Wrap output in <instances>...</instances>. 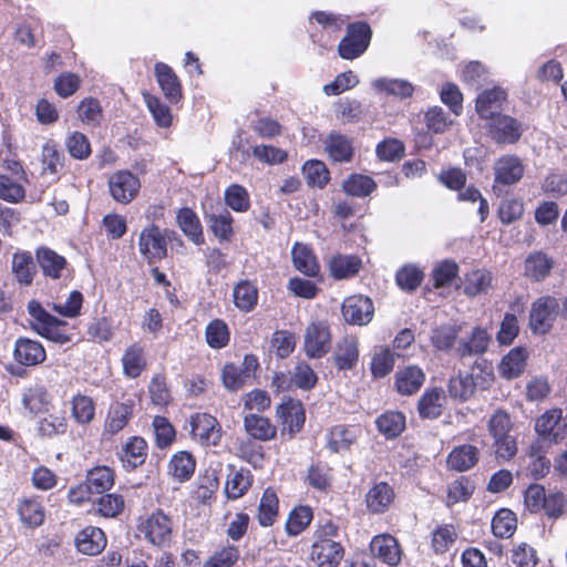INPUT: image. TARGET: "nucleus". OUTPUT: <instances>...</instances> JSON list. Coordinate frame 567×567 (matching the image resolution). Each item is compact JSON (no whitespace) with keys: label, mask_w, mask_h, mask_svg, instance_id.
<instances>
[{"label":"nucleus","mask_w":567,"mask_h":567,"mask_svg":"<svg viewBox=\"0 0 567 567\" xmlns=\"http://www.w3.org/2000/svg\"><path fill=\"white\" fill-rule=\"evenodd\" d=\"M171 235H175V233L168 230L163 233L161 228L154 224H150L142 229L138 237V250L150 265L166 257V238L171 239Z\"/></svg>","instance_id":"obj_2"},{"label":"nucleus","mask_w":567,"mask_h":567,"mask_svg":"<svg viewBox=\"0 0 567 567\" xmlns=\"http://www.w3.org/2000/svg\"><path fill=\"white\" fill-rule=\"evenodd\" d=\"M343 547L339 542L323 545L312 544L310 558L317 567H337L343 557Z\"/></svg>","instance_id":"obj_22"},{"label":"nucleus","mask_w":567,"mask_h":567,"mask_svg":"<svg viewBox=\"0 0 567 567\" xmlns=\"http://www.w3.org/2000/svg\"><path fill=\"white\" fill-rule=\"evenodd\" d=\"M65 147L71 157L83 161L91 155V144L87 137L81 132H72L65 138Z\"/></svg>","instance_id":"obj_57"},{"label":"nucleus","mask_w":567,"mask_h":567,"mask_svg":"<svg viewBox=\"0 0 567 567\" xmlns=\"http://www.w3.org/2000/svg\"><path fill=\"white\" fill-rule=\"evenodd\" d=\"M133 415V402H115L111 404L104 423V432L114 435L122 431Z\"/></svg>","instance_id":"obj_23"},{"label":"nucleus","mask_w":567,"mask_h":567,"mask_svg":"<svg viewBox=\"0 0 567 567\" xmlns=\"http://www.w3.org/2000/svg\"><path fill=\"white\" fill-rule=\"evenodd\" d=\"M535 431L542 445L560 443L567 436V420L563 416L561 409H553L540 415L535 423Z\"/></svg>","instance_id":"obj_3"},{"label":"nucleus","mask_w":567,"mask_h":567,"mask_svg":"<svg viewBox=\"0 0 567 567\" xmlns=\"http://www.w3.org/2000/svg\"><path fill=\"white\" fill-rule=\"evenodd\" d=\"M251 485V475L249 471H237L233 473L226 484L228 498L236 499L243 496Z\"/></svg>","instance_id":"obj_62"},{"label":"nucleus","mask_w":567,"mask_h":567,"mask_svg":"<svg viewBox=\"0 0 567 567\" xmlns=\"http://www.w3.org/2000/svg\"><path fill=\"white\" fill-rule=\"evenodd\" d=\"M28 312L33 319L31 328L38 334L59 344L71 341L68 322L49 313L39 301H29Z\"/></svg>","instance_id":"obj_1"},{"label":"nucleus","mask_w":567,"mask_h":567,"mask_svg":"<svg viewBox=\"0 0 567 567\" xmlns=\"http://www.w3.org/2000/svg\"><path fill=\"white\" fill-rule=\"evenodd\" d=\"M331 276L336 279H343L357 275L361 268V260L353 255H338L329 262Z\"/></svg>","instance_id":"obj_46"},{"label":"nucleus","mask_w":567,"mask_h":567,"mask_svg":"<svg viewBox=\"0 0 567 567\" xmlns=\"http://www.w3.org/2000/svg\"><path fill=\"white\" fill-rule=\"evenodd\" d=\"M393 499L394 491L384 482L374 484L365 495L367 507L377 514L385 512Z\"/></svg>","instance_id":"obj_29"},{"label":"nucleus","mask_w":567,"mask_h":567,"mask_svg":"<svg viewBox=\"0 0 567 567\" xmlns=\"http://www.w3.org/2000/svg\"><path fill=\"white\" fill-rule=\"evenodd\" d=\"M445 393L441 388L426 390L419 400L417 411L422 419H437L443 411Z\"/></svg>","instance_id":"obj_25"},{"label":"nucleus","mask_w":567,"mask_h":567,"mask_svg":"<svg viewBox=\"0 0 567 567\" xmlns=\"http://www.w3.org/2000/svg\"><path fill=\"white\" fill-rule=\"evenodd\" d=\"M35 258L44 277L60 279L68 268L66 259L51 248L39 247L35 250Z\"/></svg>","instance_id":"obj_18"},{"label":"nucleus","mask_w":567,"mask_h":567,"mask_svg":"<svg viewBox=\"0 0 567 567\" xmlns=\"http://www.w3.org/2000/svg\"><path fill=\"white\" fill-rule=\"evenodd\" d=\"M558 307L554 297L545 296L535 300L529 312V327L533 332H548L557 317Z\"/></svg>","instance_id":"obj_8"},{"label":"nucleus","mask_w":567,"mask_h":567,"mask_svg":"<svg viewBox=\"0 0 567 567\" xmlns=\"http://www.w3.org/2000/svg\"><path fill=\"white\" fill-rule=\"evenodd\" d=\"M375 423L379 432L386 439H394L405 429V416L398 411H388L381 414Z\"/></svg>","instance_id":"obj_47"},{"label":"nucleus","mask_w":567,"mask_h":567,"mask_svg":"<svg viewBox=\"0 0 567 567\" xmlns=\"http://www.w3.org/2000/svg\"><path fill=\"white\" fill-rule=\"evenodd\" d=\"M331 348V332L327 322L313 321L305 330L303 349L307 357L320 359Z\"/></svg>","instance_id":"obj_6"},{"label":"nucleus","mask_w":567,"mask_h":567,"mask_svg":"<svg viewBox=\"0 0 567 567\" xmlns=\"http://www.w3.org/2000/svg\"><path fill=\"white\" fill-rule=\"evenodd\" d=\"M244 426L247 434L255 440L269 441L276 436V427L267 417L259 414L246 415Z\"/></svg>","instance_id":"obj_32"},{"label":"nucleus","mask_w":567,"mask_h":567,"mask_svg":"<svg viewBox=\"0 0 567 567\" xmlns=\"http://www.w3.org/2000/svg\"><path fill=\"white\" fill-rule=\"evenodd\" d=\"M147 443L140 436H133L123 447V462L127 466L135 468L142 465L146 460Z\"/></svg>","instance_id":"obj_49"},{"label":"nucleus","mask_w":567,"mask_h":567,"mask_svg":"<svg viewBox=\"0 0 567 567\" xmlns=\"http://www.w3.org/2000/svg\"><path fill=\"white\" fill-rule=\"evenodd\" d=\"M206 221L213 234L219 240L228 241L233 231V216L226 208H220L216 212L206 215Z\"/></svg>","instance_id":"obj_35"},{"label":"nucleus","mask_w":567,"mask_h":567,"mask_svg":"<svg viewBox=\"0 0 567 567\" xmlns=\"http://www.w3.org/2000/svg\"><path fill=\"white\" fill-rule=\"evenodd\" d=\"M302 173L307 183L323 188L329 182V171L321 161L311 159L303 164Z\"/></svg>","instance_id":"obj_58"},{"label":"nucleus","mask_w":567,"mask_h":567,"mask_svg":"<svg viewBox=\"0 0 567 567\" xmlns=\"http://www.w3.org/2000/svg\"><path fill=\"white\" fill-rule=\"evenodd\" d=\"M85 483L93 494H103L114 485V472L109 466H96L87 471Z\"/></svg>","instance_id":"obj_37"},{"label":"nucleus","mask_w":567,"mask_h":567,"mask_svg":"<svg viewBox=\"0 0 567 567\" xmlns=\"http://www.w3.org/2000/svg\"><path fill=\"white\" fill-rule=\"evenodd\" d=\"M205 337L210 348H224L229 341L228 327L223 320L215 319L206 327Z\"/></svg>","instance_id":"obj_59"},{"label":"nucleus","mask_w":567,"mask_h":567,"mask_svg":"<svg viewBox=\"0 0 567 567\" xmlns=\"http://www.w3.org/2000/svg\"><path fill=\"white\" fill-rule=\"evenodd\" d=\"M123 372L126 377L135 379L146 368L144 349L138 343L131 344L122 357Z\"/></svg>","instance_id":"obj_34"},{"label":"nucleus","mask_w":567,"mask_h":567,"mask_svg":"<svg viewBox=\"0 0 567 567\" xmlns=\"http://www.w3.org/2000/svg\"><path fill=\"white\" fill-rule=\"evenodd\" d=\"M293 267L308 277H315L319 274L318 260L310 247L305 244L296 243L291 250Z\"/></svg>","instance_id":"obj_27"},{"label":"nucleus","mask_w":567,"mask_h":567,"mask_svg":"<svg viewBox=\"0 0 567 567\" xmlns=\"http://www.w3.org/2000/svg\"><path fill=\"white\" fill-rule=\"evenodd\" d=\"M372 554L390 566L401 561V550L396 539L391 535L375 536L370 544Z\"/></svg>","instance_id":"obj_21"},{"label":"nucleus","mask_w":567,"mask_h":567,"mask_svg":"<svg viewBox=\"0 0 567 567\" xmlns=\"http://www.w3.org/2000/svg\"><path fill=\"white\" fill-rule=\"evenodd\" d=\"M155 75L166 99L172 103L178 102L182 96V89L178 78L172 68L163 62H158L155 64Z\"/></svg>","instance_id":"obj_24"},{"label":"nucleus","mask_w":567,"mask_h":567,"mask_svg":"<svg viewBox=\"0 0 567 567\" xmlns=\"http://www.w3.org/2000/svg\"><path fill=\"white\" fill-rule=\"evenodd\" d=\"M526 350L517 347L512 349L501 361L499 372L502 377L511 380L519 377L525 368Z\"/></svg>","instance_id":"obj_40"},{"label":"nucleus","mask_w":567,"mask_h":567,"mask_svg":"<svg viewBox=\"0 0 567 567\" xmlns=\"http://www.w3.org/2000/svg\"><path fill=\"white\" fill-rule=\"evenodd\" d=\"M234 302L243 311H250L258 299L257 288L249 281H241L234 288Z\"/></svg>","instance_id":"obj_54"},{"label":"nucleus","mask_w":567,"mask_h":567,"mask_svg":"<svg viewBox=\"0 0 567 567\" xmlns=\"http://www.w3.org/2000/svg\"><path fill=\"white\" fill-rule=\"evenodd\" d=\"M141 188L140 179L128 171H118L109 178L110 194L121 204L132 202Z\"/></svg>","instance_id":"obj_10"},{"label":"nucleus","mask_w":567,"mask_h":567,"mask_svg":"<svg viewBox=\"0 0 567 567\" xmlns=\"http://www.w3.org/2000/svg\"><path fill=\"white\" fill-rule=\"evenodd\" d=\"M190 435L204 446H215L221 439L217 419L207 413H196L189 419Z\"/></svg>","instance_id":"obj_7"},{"label":"nucleus","mask_w":567,"mask_h":567,"mask_svg":"<svg viewBox=\"0 0 567 567\" xmlns=\"http://www.w3.org/2000/svg\"><path fill=\"white\" fill-rule=\"evenodd\" d=\"M138 532L152 545L163 548L172 540V520L162 511H156L138 526Z\"/></svg>","instance_id":"obj_5"},{"label":"nucleus","mask_w":567,"mask_h":567,"mask_svg":"<svg viewBox=\"0 0 567 567\" xmlns=\"http://www.w3.org/2000/svg\"><path fill=\"white\" fill-rule=\"evenodd\" d=\"M423 272L415 266L406 265L398 270L395 280L404 291L415 290L422 282Z\"/></svg>","instance_id":"obj_63"},{"label":"nucleus","mask_w":567,"mask_h":567,"mask_svg":"<svg viewBox=\"0 0 567 567\" xmlns=\"http://www.w3.org/2000/svg\"><path fill=\"white\" fill-rule=\"evenodd\" d=\"M361 434L357 425H336L327 434V447L333 453H343L350 450Z\"/></svg>","instance_id":"obj_16"},{"label":"nucleus","mask_w":567,"mask_h":567,"mask_svg":"<svg viewBox=\"0 0 567 567\" xmlns=\"http://www.w3.org/2000/svg\"><path fill=\"white\" fill-rule=\"evenodd\" d=\"M517 528L516 514L508 508L497 511L492 519V532L498 538H509Z\"/></svg>","instance_id":"obj_48"},{"label":"nucleus","mask_w":567,"mask_h":567,"mask_svg":"<svg viewBox=\"0 0 567 567\" xmlns=\"http://www.w3.org/2000/svg\"><path fill=\"white\" fill-rule=\"evenodd\" d=\"M493 276L486 269H475L466 274L464 293L468 297L485 295L492 287Z\"/></svg>","instance_id":"obj_38"},{"label":"nucleus","mask_w":567,"mask_h":567,"mask_svg":"<svg viewBox=\"0 0 567 567\" xmlns=\"http://www.w3.org/2000/svg\"><path fill=\"white\" fill-rule=\"evenodd\" d=\"M177 223L183 233L196 245L204 243L203 228L197 215L188 207L177 214Z\"/></svg>","instance_id":"obj_41"},{"label":"nucleus","mask_w":567,"mask_h":567,"mask_svg":"<svg viewBox=\"0 0 567 567\" xmlns=\"http://www.w3.org/2000/svg\"><path fill=\"white\" fill-rule=\"evenodd\" d=\"M358 359L359 350L354 338L344 337L338 341L332 360L339 370H351L357 364Z\"/></svg>","instance_id":"obj_26"},{"label":"nucleus","mask_w":567,"mask_h":567,"mask_svg":"<svg viewBox=\"0 0 567 567\" xmlns=\"http://www.w3.org/2000/svg\"><path fill=\"white\" fill-rule=\"evenodd\" d=\"M494 192H501V186L518 183L524 175V165L515 155H504L494 164Z\"/></svg>","instance_id":"obj_11"},{"label":"nucleus","mask_w":567,"mask_h":567,"mask_svg":"<svg viewBox=\"0 0 567 567\" xmlns=\"http://www.w3.org/2000/svg\"><path fill=\"white\" fill-rule=\"evenodd\" d=\"M312 512L308 506L296 507L288 516L286 532L289 536H297L305 530L312 520Z\"/></svg>","instance_id":"obj_56"},{"label":"nucleus","mask_w":567,"mask_h":567,"mask_svg":"<svg viewBox=\"0 0 567 567\" xmlns=\"http://www.w3.org/2000/svg\"><path fill=\"white\" fill-rule=\"evenodd\" d=\"M307 484L320 492H327L332 482V470L324 462H316L309 465L306 475Z\"/></svg>","instance_id":"obj_45"},{"label":"nucleus","mask_w":567,"mask_h":567,"mask_svg":"<svg viewBox=\"0 0 567 567\" xmlns=\"http://www.w3.org/2000/svg\"><path fill=\"white\" fill-rule=\"evenodd\" d=\"M11 271L21 286H31L37 275V266L30 251H17L12 256Z\"/></svg>","instance_id":"obj_20"},{"label":"nucleus","mask_w":567,"mask_h":567,"mask_svg":"<svg viewBox=\"0 0 567 567\" xmlns=\"http://www.w3.org/2000/svg\"><path fill=\"white\" fill-rule=\"evenodd\" d=\"M277 415L282 423V434L288 432L292 437L305 423V411L300 402L289 400L277 408Z\"/></svg>","instance_id":"obj_17"},{"label":"nucleus","mask_w":567,"mask_h":567,"mask_svg":"<svg viewBox=\"0 0 567 567\" xmlns=\"http://www.w3.org/2000/svg\"><path fill=\"white\" fill-rule=\"evenodd\" d=\"M341 310L344 320L354 326L368 324L374 313L372 300L362 295L346 298Z\"/></svg>","instance_id":"obj_12"},{"label":"nucleus","mask_w":567,"mask_h":567,"mask_svg":"<svg viewBox=\"0 0 567 567\" xmlns=\"http://www.w3.org/2000/svg\"><path fill=\"white\" fill-rule=\"evenodd\" d=\"M324 150L334 162H349L353 156L351 140L339 133H331L324 141Z\"/></svg>","instance_id":"obj_31"},{"label":"nucleus","mask_w":567,"mask_h":567,"mask_svg":"<svg viewBox=\"0 0 567 567\" xmlns=\"http://www.w3.org/2000/svg\"><path fill=\"white\" fill-rule=\"evenodd\" d=\"M64 155L53 140L47 141L41 148L42 174L56 176L63 167Z\"/></svg>","instance_id":"obj_39"},{"label":"nucleus","mask_w":567,"mask_h":567,"mask_svg":"<svg viewBox=\"0 0 567 567\" xmlns=\"http://www.w3.org/2000/svg\"><path fill=\"white\" fill-rule=\"evenodd\" d=\"M488 136L497 144H514L523 133L520 123L505 114L493 117L486 124Z\"/></svg>","instance_id":"obj_9"},{"label":"nucleus","mask_w":567,"mask_h":567,"mask_svg":"<svg viewBox=\"0 0 567 567\" xmlns=\"http://www.w3.org/2000/svg\"><path fill=\"white\" fill-rule=\"evenodd\" d=\"M477 382L473 373L462 374L450 379L447 391L452 399L464 402L475 393Z\"/></svg>","instance_id":"obj_44"},{"label":"nucleus","mask_w":567,"mask_h":567,"mask_svg":"<svg viewBox=\"0 0 567 567\" xmlns=\"http://www.w3.org/2000/svg\"><path fill=\"white\" fill-rule=\"evenodd\" d=\"M478 449L471 444L454 447L447 456V466L457 472H465L478 462Z\"/></svg>","instance_id":"obj_28"},{"label":"nucleus","mask_w":567,"mask_h":567,"mask_svg":"<svg viewBox=\"0 0 567 567\" xmlns=\"http://www.w3.org/2000/svg\"><path fill=\"white\" fill-rule=\"evenodd\" d=\"M554 267V260L543 251H535L527 256L524 265V275L534 281L544 280Z\"/></svg>","instance_id":"obj_30"},{"label":"nucleus","mask_w":567,"mask_h":567,"mask_svg":"<svg viewBox=\"0 0 567 567\" xmlns=\"http://www.w3.org/2000/svg\"><path fill=\"white\" fill-rule=\"evenodd\" d=\"M461 327L456 324H442L432 330L431 343L437 351L449 352L455 350Z\"/></svg>","instance_id":"obj_36"},{"label":"nucleus","mask_w":567,"mask_h":567,"mask_svg":"<svg viewBox=\"0 0 567 567\" xmlns=\"http://www.w3.org/2000/svg\"><path fill=\"white\" fill-rule=\"evenodd\" d=\"M75 545L80 553L94 556L105 548L106 537L101 528L87 526L78 533Z\"/></svg>","instance_id":"obj_19"},{"label":"nucleus","mask_w":567,"mask_h":567,"mask_svg":"<svg viewBox=\"0 0 567 567\" xmlns=\"http://www.w3.org/2000/svg\"><path fill=\"white\" fill-rule=\"evenodd\" d=\"M21 402L24 409L35 414L48 410L50 399L48 391L37 385L23 391Z\"/></svg>","instance_id":"obj_50"},{"label":"nucleus","mask_w":567,"mask_h":567,"mask_svg":"<svg viewBox=\"0 0 567 567\" xmlns=\"http://www.w3.org/2000/svg\"><path fill=\"white\" fill-rule=\"evenodd\" d=\"M19 515L21 520L30 527L40 526L44 519V509L37 499L27 498L19 504Z\"/></svg>","instance_id":"obj_55"},{"label":"nucleus","mask_w":567,"mask_h":567,"mask_svg":"<svg viewBox=\"0 0 567 567\" xmlns=\"http://www.w3.org/2000/svg\"><path fill=\"white\" fill-rule=\"evenodd\" d=\"M13 358L23 367H35L45 360L47 353L39 341L20 337L14 342Z\"/></svg>","instance_id":"obj_14"},{"label":"nucleus","mask_w":567,"mask_h":567,"mask_svg":"<svg viewBox=\"0 0 567 567\" xmlns=\"http://www.w3.org/2000/svg\"><path fill=\"white\" fill-rule=\"evenodd\" d=\"M370 40L371 29L368 23H352L348 27L347 35L339 43V54L347 60L355 59L368 49Z\"/></svg>","instance_id":"obj_4"},{"label":"nucleus","mask_w":567,"mask_h":567,"mask_svg":"<svg viewBox=\"0 0 567 567\" xmlns=\"http://www.w3.org/2000/svg\"><path fill=\"white\" fill-rule=\"evenodd\" d=\"M239 558V549L236 546H226L212 555L203 567H233Z\"/></svg>","instance_id":"obj_64"},{"label":"nucleus","mask_w":567,"mask_h":567,"mask_svg":"<svg viewBox=\"0 0 567 567\" xmlns=\"http://www.w3.org/2000/svg\"><path fill=\"white\" fill-rule=\"evenodd\" d=\"M278 515V497L276 493L267 488L260 499L258 507V522L261 526H271Z\"/></svg>","instance_id":"obj_51"},{"label":"nucleus","mask_w":567,"mask_h":567,"mask_svg":"<svg viewBox=\"0 0 567 567\" xmlns=\"http://www.w3.org/2000/svg\"><path fill=\"white\" fill-rule=\"evenodd\" d=\"M507 93L502 87L495 86L485 90L476 97L475 110L478 116L487 122L501 115L506 103Z\"/></svg>","instance_id":"obj_13"},{"label":"nucleus","mask_w":567,"mask_h":567,"mask_svg":"<svg viewBox=\"0 0 567 567\" xmlns=\"http://www.w3.org/2000/svg\"><path fill=\"white\" fill-rule=\"evenodd\" d=\"M342 188L348 195L365 197L377 188V184L370 176L354 174L343 182Z\"/></svg>","instance_id":"obj_52"},{"label":"nucleus","mask_w":567,"mask_h":567,"mask_svg":"<svg viewBox=\"0 0 567 567\" xmlns=\"http://www.w3.org/2000/svg\"><path fill=\"white\" fill-rule=\"evenodd\" d=\"M195 458L188 452L175 453L168 464V473L178 482H185L190 478L195 471Z\"/></svg>","instance_id":"obj_43"},{"label":"nucleus","mask_w":567,"mask_h":567,"mask_svg":"<svg viewBox=\"0 0 567 567\" xmlns=\"http://www.w3.org/2000/svg\"><path fill=\"white\" fill-rule=\"evenodd\" d=\"M95 404L93 400L83 394H76L72 399V415L81 424L90 423L94 419Z\"/></svg>","instance_id":"obj_60"},{"label":"nucleus","mask_w":567,"mask_h":567,"mask_svg":"<svg viewBox=\"0 0 567 567\" xmlns=\"http://www.w3.org/2000/svg\"><path fill=\"white\" fill-rule=\"evenodd\" d=\"M491 337L484 328L475 327L471 333L458 340L455 353L460 358L482 355L486 352Z\"/></svg>","instance_id":"obj_15"},{"label":"nucleus","mask_w":567,"mask_h":567,"mask_svg":"<svg viewBox=\"0 0 567 567\" xmlns=\"http://www.w3.org/2000/svg\"><path fill=\"white\" fill-rule=\"evenodd\" d=\"M94 509L103 517H116L124 509V498L115 493L104 494L94 502Z\"/></svg>","instance_id":"obj_53"},{"label":"nucleus","mask_w":567,"mask_h":567,"mask_svg":"<svg viewBox=\"0 0 567 567\" xmlns=\"http://www.w3.org/2000/svg\"><path fill=\"white\" fill-rule=\"evenodd\" d=\"M372 86L378 93H385L400 99L410 97L414 92L412 83L402 79L380 78L372 82Z\"/></svg>","instance_id":"obj_42"},{"label":"nucleus","mask_w":567,"mask_h":567,"mask_svg":"<svg viewBox=\"0 0 567 567\" xmlns=\"http://www.w3.org/2000/svg\"><path fill=\"white\" fill-rule=\"evenodd\" d=\"M225 202L228 207L238 213H245L250 207L249 194L245 187L233 184L225 190Z\"/></svg>","instance_id":"obj_61"},{"label":"nucleus","mask_w":567,"mask_h":567,"mask_svg":"<svg viewBox=\"0 0 567 567\" xmlns=\"http://www.w3.org/2000/svg\"><path fill=\"white\" fill-rule=\"evenodd\" d=\"M424 379L423 371L415 365H411L396 373L395 385L401 394L411 395L422 386Z\"/></svg>","instance_id":"obj_33"}]
</instances>
